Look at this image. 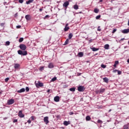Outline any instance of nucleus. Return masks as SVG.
<instances>
[{
	"label": "nucleus",
	"instance_id": "f257e3e1",
	"mask_svg": "<svg viewBox=\"0 0 129 129\" xmlns=\"http://www.w3.org/2000/svg\"><path fill=\"white\" fill-rule=\"evenodd\" d=\"M19 48L21 50H18L19 55H21L22 56L28 55V51L26 50L27 49V46H26V45L24 44H20L19 45Z\"/></svg>",
	"mask_w": 129,
	"mask_h": 129
},
{
	"label": "nucleus",
	"instance_id": "f03ea898",
	"mask_svg": "<svg viewBox=\"0 0 129 129\" xmlns=\"http://www.w3.org/2000/svg\"><path fill=\"white\" fill-rule=\"evenodd\" d=\"M35 85L37 88H39V87H43V86H44V84H43V83H41L40 81H38L37 83H35Z\"/></svg>",
	"mask_w": 129,
	"mask_h": 129
},
{
	"label": "nucleus",
	"instance_id": "7ed1b4c3",
	"mask_svg": "<svg viewBox=\"0 0 129 129\" xmlns=\"http://www.w3.org/2000/svg\"><path fill=\"white\" fill-rule=\"evenodd\" d=\"M78 91H80V92H83L84 90H85V88H84V86H80L78 88Z\"/></svg>",
	"mask_w": 129,
	"mask_h": 129
},
{
	"label": "nucleus",
	"instance_id": "20e7f679",
	"mask_svg": "<svg viewBox=\"0 0 129 129\" xmlns=\"http://www.w3.org/2000/svg\"><path fill=\"white\" fill-rule=\"evenodd\" d=\"M7 103L9 105H11V104H14V103H15V100L13 99L8 100L7 101Z\"/></svg>",
	"mask_w": 129,
	"mask_h": 129
},
{
	"label": "nucleus",
	"instance_id": "39448f33",
	"mask_svg": "<svg viewBox=\"0 0 129 129\" xmlns=\"http://www.w3.org/2000/svg\"><path fill=\"white\" fill-rule=\"evenodd\" d=\"M43 121L45 122V124L49 123V117L46 116L44 117Z\"/></svg>",
	"mask_w": 129,
	"mask_h": 129
},
{
	"label": "nucleus",
	"instance_id": "423d86ee",
	"mask_svg": "<svg viewBox=\"0 0 129 129\" xmlns=\"http://www.w3.org/2000/svg\"><path fill=\"white\" fill-rule=\"evenodd\" d=\"M18 116H19V117H25V115L23 114L22 110L19 111L18 113Z\"/></svg>",
	"mask_w": 129,
	"mask_h": 129
},
{
	"label": "nucleus",
	"instance_id": "0eeeda50",
	"mask_svg": "<svg viewBox=\"0 0 129 129\" xmlns=\"http://www.w3.org/2000/svg\"><path fill=\"white\" fill-rule=\"evenodd\" d=\"M20 67H21V66L19 63H15L14 64V68L16 69V70H18V69H20Z\"/></svg>",
	"mask_w": 129,
	"mask_h": 129
},
{
	"label": "nucleus",
	"instance_id": "6e6552de",
	"mask_svg": "<svg viewBox=\"0 0 129 129\" xmlns=\"http://www.w3.org/2000/svg\"><path fill=\"white\" fill-rule=\"evenodd\" d=\"M69 6V2L68 1H66L63 4V7L66 8V9H67V8H68Z\"/></svg>",
	"mask_w": 129,
	"mask_h": 129
},
{
	"label": "nucleus",
	"instance_id": "1a4fd4ad",
	"mask_svg": "<svg viewBox=\"0 0 129 129\" xmlns=\"http://www.w3.org/2000/svg\"><path fill=\"white\" fill-rule=\"evenodd\" d=\"M54 100L55 101V102H58V101H60V97H59L58 96H55L54 98Z\"/></svg>",
	"mask_w": 129,
	"mask_h": 129
},
{
	"label": "nucleus",
	"instance_id": "9d476101",
	"mask_svg": "<svg viewBox=\"0 0 129 129\" xmlns=\"http://www.w3.org/2000/svg\"><path fill=\"white\" fill-rule=\"evenodd\" d=\"M26 91V89L25 88H22L19 90L17 91L18 93H22V92H25Z\"/></svg>",
	"mask_w": 129,
	"mask_h": 129
},
{
	"label": "nucleus",
	"instance_id": "9b49d317",
	"mask_svg": "<svg viewBox=\"0 0 129 129\" xmlns=\"http://www.w3.org/2000/svg\"><path fill=\"white\" fill-rule=\"evenodd\" d=\"M69 29H70V28H69V27H68V24H66L65 28L64 29V32H67V31H68L69 30Z\"/></svg>",
	"mask_w": 129,
	"mask_h": 129
},
{
	"label": "nucleus",
	"instance_id": "f8f14e48",
	"mask_svg": "<svg viewBox=\"0 0 129 129\" xmlns=\"http://www.w3.org/2000/svg\"><path fill=\"white\" fill-rule=\"evenodd\" d=\"M25 19L27 20V21H30L31 20V15H27L25 16Z\"/></svg>",
	"mask_w": 129,
	"mask_h": 129
},
{
	"label": "nucleus",
	"instance_id": "ddd939ff",
	"mask_svg": "<svg viewBox=\"0 0 129 129\" xmlns=\"http://www.w3.org/2000/svg\"><path fill=\"white\" fill-rule=\"evenodd\" d=\"M122 33H123V34H127V33H129V29L123 30Z\"/></svg>",
	"mask_w": 129,
	"mask_h": 129
},
{
	"label": "nucleus",
	"instance_id": "4468645a",
	"mask_svg": "<svg viewBox=\"0 0 129 129\" xmlns=\"http://www.w3.org/2000/svg\"><path fill=\"white\" fill-rule=\"evenodd\" d=\"M103 80L104 82H105L106 83H108V78H103Z\"/></svg>",
	"mask_w": 129,
	"mask_h": 129
},
{
	"label": "nucleus",
	"instance_id": "2eb2a0df",
	"mask_svg": "<svg viewBox=\"0 0 129 129\" xmlns=\"http://www.w3.org/2000/svg\"><path fill=\"white\" fill-rule=\"evenodd\" d=\"M104 91H105V89H99V92H100V94H102V93H103V92H104Z\"/></svg>",
	"mask_w": 129,
	"mask_h": 129
},
{
	"label": "nucleus",
	"instance_id": "dca6fc26",
	"mask_svg": "<svg viewBox=\"0 0 129 129\" xmlns=\"http://www.w3.org/2000/svg\"><path fill=\"white\" fill-rule=\"evenodd\" d=\"M84 55V54L82 52H80L78 53L79 57H83Z\"/></svg>",
	"mask_w": 129,
	"mask_h": 129
},
{
	"label": "nucleus",
	"instance_id": "f3484780",
	"mask_svg": "<svg viewBox=\"0 0 129 129\" xmlns=\"http://www.w3.org/2000/svg\"><path fill=\"white\" fill-rule=\"evenodd\" d=\"M48 68H53L54 65L52 63H49L48 66Z\"/></svg>",
	"mask_w": 129,
	"mask_h": 129
},
{
	"label": "nucleus",
	"instance_id": "a211bd4d",
	"mask_svg": "<svg viewBox=\"0 0 129 129\" xmlns=\"http://www.w3.org/2000/svg\"><path fill=\"white\" fill-rule=\"evenodd\" d=\"M91 49L92 50V51L93 52H95L96 51H98V50H99V48H96L95 47H93V48H91Z\"/></svg>",
	"mask_w": 129,
	"mask_h": 129
},
{
	"label": "nucleus",
	"instance_id": "6ab92c4d",
	"mask_svg": "<svg viewBox=\"0 0 129 129\" xmlns=\"http://www.w3.org/2000/svg\"><path fill=\"white\" fill-rule=\"evenodd\" d=\"M104 49H106V50H108L109 49V45L105 44L104 45Z\"/></svg>",
	"mask_w": 129,
	"mask_h": 129
},
{
	"label": "nucleus",
	"instance_id": "aec40b11",
	"mask_svg": "<svg viewBox=\"0 0 129 129\" xmlns=\"http://www.w3.org/2000/svg\"><path fill=\"white\" fill-rule=\"evenodd\" d=\"M90 119H91V118L89 115H88L86 117V120H87V121L90 120Z\"/></svg>",
	"mask_w": 129,
	"mask_h": 129
},
{
	"label": "nucleus",
	"instance_id": "412c9836",
	"mask_svg": "<svg viewBox=\"0 0 129 129\" xmlns=\"http://www.w3.org/2000/svg\"><path fill=\"white\" fill-rule=\"evenodd\" d=\"M128 125H129L128 123L127 124L124 125L123 126V129H127V128H128Z\"/></svg>",
	"mask_w": 129,
	"mask_h": 129
},
{
	"label": "nucleus",
	"instance_id": "4be33fe9",
	"mask_svg": "<svg viewBox=\"0 0 129 129\" xmlns=\"http://www.w3.org/2000/svg\"><path fill=\"white\" fill-rule=\"evenodd\" d=\"M34 2V0H29L26 2L27 5H29V4H31V3H33Z\"/></svg>",
	"mask_w": 129,
	"mask_h": 129
},
{
	"label": "nucleus",
	"instance_id": "5701e85b",
	"mask_svg": "<svg viewBox=\"0 0 129 129\" xmlns=\"http://www.w3.org/2000/svg\"><path fill=\"white\" fill-rule=\"evenodd\" d=\"M74 10H78V9H79V8L78 7V5H74Z\"/></svg>",
	"mask_w": 129,
	"mask_h": 129
},
{
	"label": "nucleus",
	"instance_id": "b1692460",
	"mask_svg": "<svg viewBox=\"0 0 129 129\" xmlns=\"http://www.w3.org/2000/svg\"><path fill=\"white\" fill-rule=\"evenodd\" d=\"M69 121H64L63 122V124L64 125H68V124H69Z\"/></svg>",
	"mask_w": 129,
	"mask_h": 129
},
{
	"label": "nucleus",
	"instance_id": "393cba45",
	"mask_svg": "<svg viewBox=\"0 0 129 129\" xmlns=\"http://www.w3.org/2000/svg\"><path fill=\"white\" fill-rule=\"evenodd\" d=\"M57 80V78L56 77H54L51 79L52 82H54V81H56Z\"/></svg>",
	"mask_w": 129,
	"mask_h": 129
},
{
	"label": "nucleus",
	"instance_id": "a878e982",
	"mask_svg": "<svg viewBox=\"0 0 129 129\" xmlns=\"http://www.w3.org/2000/svg\"><path fill=\"white\" fill-rule=\"evenodd\" d=\"M94 13H95L96 14H98V12H99V10L97 9H95L94 10Z\"/></svg>",
	"mask_w": 129,
	"mask_h": 129
},
{
	"label": "nucleus",
	"instance_id": "bb28decb",
	"mask_svg": "<svg viewBox=\"0 0 129 129\" xmlns=\"http://www.w3.org/2000/svg\"><path fill=\"white\" fill-rule=\"evenodd\" d=\"M72 37H73V34H72V33H70L69 35V39H71L72 38Z\"/></svg>",
	"mask_w": 129,
	"mask_h": 129
},
{
	"label": "nucleus",
	"instance_id": "cd10ccee",
	"mask_svg": "<svg viewBox=\"0 0 129 129\" xmlns=\"http://www.w3.org/2000/svg\"><path fill=\"white\" fill-rule=\"evenodd\" d=\"M23 41H24V38H23V37L20 38L19 40V43H22V42H23Z\"/></svg>",
	"mask_w": 129,
	"mask_h": 129
},
{
	"label": "nucleus",
	"instance_id": "c85d7f7f",
	"mask_svg": "<svg viewBox=\"0 0 129 129\" xmlns=\"http://www.w3.org/2000/svg\"><path fill=\"white\" fill-rule=\"evenodd\" d=\"M117 64H118V60L115 61L113 65L114 67H116V65H117Z\"/></svg>",
	"mask_w": 129,
	"mask_h": 129
},
{
	"label": "nucleus",
	"instance_id": "c756f323",
	"mask_svg": "<svg viewBox=\"0 0 129 129\" xmlns=\"http://www.w3.org/2000/svg\"><path fill=\"white\" fill-rule=\"evenodd\" d=\"M44 67H40L39 68V71H43V70H44Z\"/></svg>",
	"mask_w": 129,
	"mask_h": 129
},
{
	"label": "nucleus",
	"instance_id": "7c9ffc66",
	"mask_svg": "<svg viewBox=\"0 0 129 129\" xmlns=\"http://www.w3.org/2000/svg\"><path fill=\"white\" fill-rule=\"evenodd\" d=\"M70 91L74 92V91H75V88H71L70 89Z\"/></svg>",
	"mask_w": 129,
	"mask_h": 129
},
{
	"label": "nucleus",
	"instance_id": "2f4dec72",
	"mask_svg": "<svg viewBox=\"0 0 129 129\" xmlns=\"http://www.w3.org/2000/svg\"><path fill=\"white\" fill-rule=\"evenodd\" d=\"M69 42V39H67L66 41H65L64 44L65 45L68 44Z\"/></svg>",
	"mask_w": 129,
	"mask_h": 129
},
{
	"label": "nucleus",
	"instance_id": "473e14b6",
	"mask_svg": "<svg viewBox=\"0 0 129 129\" xmlns=\"http://www.w3.org/2000/svg\"><path fill=\"white\" fill-rule=\"evenodd\" d=\"M26 92H29V91H30V89L28 87H26Z\"/></svg>",
	"mask_w": 129,
	"mask_h": 129
},
{
	"label": "nucleus",
	"instance_id": "72a5a7b5",
	"mask_svg": "<svg viewBox=\"0 0 129 129\" xmlns=\"http://www.w3.org/2000/svg\"><path fill=\"white\" fill-rule=\"evenodd\" d=\"M100 17H101V16L100 15H98L96 17V20H99V19H100Z\"/></svg>",
	"mask_w": 129,
	"mask_h": 129
},
{
	"label": "nucleus",
	"instance_id": "f704fd0d",
	"mask_svg": "<svg viewBox=\"0 0 129 129\" xmlns=\"http://www.w3.org/2000/svg\"><path fill=\"white\" fill-rule=\"evenodd\" d=\"M116 31H117V29H114L112 32V34H114L115 32H116Z\"/></svg>",
	"mask_w": 129,
	"mask_h": 129
},
{
	"label": "nucleus",
	"instance_id": "c9c22d12",
	"mask_svg": "<svg viewBox=\"0 0 129 129\" xmlns=\"http://www.w3.org/2000/svg\"><path fill=\"white\" fill-rule=\"evenodd\" d=\"M95 93L96 94H100V92H99V90L95 91Z\"/></svg>",
	"mask_w": 129,
	"mask_h": 129
},
{
	"label": "nucleus",
	"instance_id": "e433bc0d",
	"mask_svg": "<svg viewBox=\"0 0 129 129\" xmlns=\"http://www.w3.org/2000/svg\"><path fill=\"white\" fill-rule=\"evenodd\" d=\"M30 119H31V120H35V116H32L30 117Z\"/></svg>",
	"mask_w": 129,
	"mask_h": 129
},
{
	"label": "nucleus",
	"instance_id": "4c0bfd02",
	"mask_svg": "<svg viewBox=\"0 0 129 129\" xmlns=\"http://www.w3.org/2000/svg\"><path fill=\"white\" fill-rule=\"evenodd\" d=\"M5 25H6L5 23H1L0 26H1V27H4V26H5Z\"/></svg>",
	"mask_w": 129,
	"mask_h": 129
},
{
	"label": "nucleus",
	"instance_id": "58836bf2",
	"mask_svg": "<svg viewBox=\"0 0 129 129\" xmlns=\"http://www.w3.org/2000/svg\"><path fill=\"white\" fill-rule=\"evenodd\" d=\"M98 123H102V121H101V120L100 119H98L97 121Z\"/></svg>",
	"mask_w": 129,
	"mask_h": 129
},
{
	"label": "nucleus",
	"instance_id": "ea45409f",
	"mask_svg": "<svg viewBox=\"0 0 129 129\" xmlns=\"http://www.w3.org/2000/svg\"><path fill=\"white\" fill-rule=\"evenodd\" d=\"M6 44L7 46H10V41H6Z\"/></svg>",
	"mask_w": 129,
	"mask_h": 129
},
{
	"label": "nucleus",
	"instance_id": "a19ab883",
	"mask_svg": "<svg viewBox=\"0 0 129 129\" xmlns=\"http://www.w3.org/2000/svg\"><path fill=\"white\" fill-rule=\"evenodd\" d=\"M118 75H120L121 74V71H117Z\"/></svg>",
	"mask_w": 129,
	"mask_h": 129
},
{
	"label": "nucleus",
	"instance_id": "79ce46f5",
	"mask_svg": "<svg viewBox=\"0 0 129 129\" xmlns=\"http://www.w3.org/2000/svg\"><path fill=\"white\" fill-rule=\"evenodd\" d=\"M101 67H102V68H106V66H105L104 64H101Z\"/></svg>",
	"mask_w": 129,
	"mask_h": 129
},
{
	"label": "nucleus",
	"instance_id": "37998d69",
	"mask_svg": "<svg viewBox=\"0 0 129 129\" xmlns=\"http://www.w3.org/2000/svg\"><path fill=\"white\" fill-rule=\"evenodd\" d=\"M5 82H8L9 80H10V78H7L5 79Z\"/></svg>",
	"mask_w": 129,
	"mask_h": 129
},
{
	"label": "nucleus",
	"instance_id": "c03bdc74",
	"mask_svg": "<svg viewBox=\"0 0 129 129\" xmlns=\"http://www.w3.org/2000/svg\"><path fill=\"white\" fill-rule=\"evenodd\" d=\"M19 3H20V4H23L24 3V0H19Z\"/></svg>",
	"mask_w": 129,
	"mask_h": 129
},
{
	"label": "nucleus",
	"instance_id": "a18cd8bd",
	"mask_svg": "<svg viewBox=\"0 0 129 129\" xmlns=\"http://www.w3.org/2000/svg\"><path fill=\"white\" fill-rule=\"evenodd\" d=\"M16 28L17 29H21V28H22V26L21 25H18L16 26Z\"/></svg>",
	"mask_w": 129,
	"mask_h": 129
},
{
	"label": "nucleus",
	"instance_id": "49530a36",
	"mask_svg": "<svg viewBox=\"0 0 129 129\" xmlns=\"http://www.w3.org/2000/svg\"><path fill=\"white\" fill-rule=\"evenodd\" d=\"M97 31L99 32H100L101 31V29H100V26H99L97 29Z\"/></svg>",
	"mask_w": 129,
	"mask_h": 129
},
{
	"label": "nucleus",
	"instance_id": "de8ad7c7",
	"mask_svg": "<svg viewBox=\"0 0 129 129\" xmlns=\"http://www.w3.org/2000/svg\"><path fill=\"white\" fill-rule=\"evenodd\" d=\"M28 123H31V122H32V121L31 120V119H29V120H28L27 121Z\"/></svg>",
	"mask_w": 129,
	"mask_h": 129
},
{
	"label": "nucleus",
	"instance_id": "09e8293b",
	"mask_svg": "<svg viewBox=\"0 0 129 129\" xmlns=\"http://www.w3.org/2000/svg\"><path fill=\"white\" fill-rule=\"evenodd\" d=\"M73 114H74V113L73 112H70L69 113V115H72Z\"/></svg>",
	"mask_w": 129,
	"mask_h": 129
},
{
	"label": "nucleus",
	"instance_id": "8fccbe9b",
	"mask_svg": "<svg viewBox=\"0 0 129 129\" xmlns=\"http://www.w3.org/2000/svg\"><path fill=\"white\" fill-rule=\"evenodd\" d=\"M13 122L15 123V122H18V119H14L13 120Z\"/></svg>",
	"mask_w": 129,
	"mask_h": 129
},
{
	"label": "nucleus",
	"instance_id": "3c124183",
	"mask_svg": "<svg viewBox=\"0 0 129 129\" xmlns=\"http://www.w3.org/2000/svg\"><path fill=\"white\" fill-rule=\"evenodd\" d=\"M47 18H50V16H49V15H46V16H45V19H47Z\"/></svg>",
	"mask_w": 129,
	"mask_h": 129
},
{
	"label": "nucleus",
	"instance_id": "603ef678",
	"mask_svg": "<svg viewBox=\"0 0 129 129\" xmlns=\"http://www.w3.org/2000/svg\"><path fill=\"white\" fill-rule=\"evenodd\" d=\"M118 71V70H115L113 71V73H115V72H117Z\"/></svg>",
	"mask_w": 129,
	"mask_h": 129
},
{
	"label": "nucleus",
	"instance_id": "864d4df0",
	"mask_svg": "<svg viewBox=\"0 0 129 129\" xmlns=\"http://www.w3.org/2000/svg\"><path fill=\"white\" fill-rule=\"evenodd\" d=\"M14 16H15V18H17V17H18V13L15 14Z\"/></svg>",
	"mask_w": 129,
	"mask_h": 129
},
{
	"label": "nucleus",
	"instance_id": "5fc2aeb1",
	"mask_svg": "<svg viewBox=\"0 0 129 129\" xmlns=\"http://www.w3.org/2000/svg\"><path fill=\"white\" fill-rule=\"evenodd\" d=\"M42 11H43V9H39V11H40V12H42Z\"/></svg>",
	"mask_w": 129,
	"mask_h": 129
},
{
	"label": "nucleus",
	"instance_id": "6e6d98bb",
	"mask_svg": "<svg viewBox=\"0 0 129 129\" xmlns=\"http://www.w3.org/2000/svg\"><path fill=\"white\" fill-rule=\"evenodd\" d=\"M103 1V0H100V3H102Z\"/></svg>",
	"mask_w": 129,
	"mask_h": 129
},
{
	"label": "nucleus",
	"instance_id": "4d7b16f0",
	"mask_svg": "<svg viewBox=\"0 0 129 129\" xmlns=\"http://www.w3.org/2000/svg\"><path fill=\"white\" fill-rule=\"evenodd\" d=\"M123 40H124V38L121 39V41H123Z\"/></svg>",
	"mask_w": 129,
	"mask_h": 129
},
{
	"label": "nucleus",
	"instance_id": "13d9d810",
	"mask_svg": "<svg viewBox=\"0 0 129 129\" xmlns=\"http://www.w3.org/2000/svg\"><path fill=\"white\" fill-rule=\"evenodd\" d=\"M47 92H50V90H48Z\"/></svg>",
	"mask_w": 129,
	"mask_h": 129
},
{
	"label": "nucleus",
	"instance_id": "bf43d9fd",
	"mask_svg": "<svg viewBox=\"0 0 129 129\" xmlns=\"http://www.w3.org/2000/svg\"><path fill=\"white\" fill-rule=\"evenodd\" d=\"M127 62L129 63V59L127 60Z\"/></svg>",
	"mask_w": 129,
	"mask_h": 129
},
{
	"label": "nucleus",
	"instance_id": "052dcab7",
	"mask_svg": "<svg viewBox=\"0 0 129 129\" xmlns=\"http://www.w3.org/2000/svg\"><path fill=\"white\" fill-rule=\"evenodd\" d=\"M111 109H110L109 110V112H110V111H111Z\"/></svg>",
	"mask_w": 129,
	"mask_h": 129
},
{
	"label": "nucleus",
	"instance_id": "680f3d73",
	"mask_svg": "<svg viewBox=\"0 0 129 129\" xmlns=\"http://www.w3.org/2000/svg\"><path fill=\"white\" fill-rule=\"evenodd\" d=\"M128 44H129V40L128 41Z\"/></svg>",
	"mask_w": 129,
	"mask_h": 129
},
{
	"label": "nucleus",
	"instance_id": "e2e57ef3",
	"mask_svg": "<svg viewBox=\"0 0 129 129\" xmlns=\"http://www.w3.org/2000/svg\"><path fill=\"white\" fill-rule=\"evenodd\" d=\"M2 93V92H0V94Z\"/></svg>",
	"mask_w": 129,
	"mask_h": 129
}]
</instances>
